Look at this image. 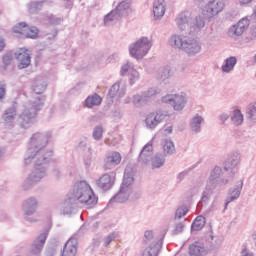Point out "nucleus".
<instances>
[{
  "mask_svg": "<svg viewBox=\"0 0 256 256\" xmlns=\"http://www.w3.org/2000/svg\"><path fill=\"white\" fill-rule=\"evenodd\" d=\"M49 141H51V133L49 132H36L31 136L24 157V163L25 165L34 163V169L27 174L22 182L23 191L33 189L37 183H41V180L45 179L47 175V166L45 165L53 157V151L45 149L49 145Z\"/></svg>",
  "mask_w": 256,
  "mask_h": 256,
  "instance_id": "nucleus-1",
  "label": "nucleus"
},
{
  "mask_svg": "<svg viewBox=\"0 0 256 256\" xmlns=\"http://www.w3.org/2000/svg\"><path fill=\"white\" fill-rule=\"evenodd\" d=\"M75 201H79L88 209L96 207L98 202L93 189H91V186L85 181L76 183L73 192L68 194V203L74 204Z\"/></svg>",
  "mask_w": 256,
  "mask_h": 256,
  "instance_id": "nucleus-2",
  "label": "nucleus"
},
{
  "mask_svg": "<svg viewBox=\"0 0 256 256\" xmlns=\"http://www.w3.org/2000/svg\"><path fill=\"white\" fill-rule=\"evenodd\" d=\"M45 100L41 97H37L34 100H30L25 103L22 112L19 115V123L24 129H29L30 126L37 121V113L41 111Z\"/></svg>",
  "mask_w": 256,
  "mask_h": 256,
  "instance_id": "nucleus-3",
  "label": "nucleus"
},
{
  "mask_svg": "<svg viewBox=\"0 0 256 256\" xmlns=\"http://www.w3.org/2000/svg\"><path fill=\"white\" fill-rule=\"evenodd\" d=\"M39 207V200L36 197H29L23 201L21 209L24 215L25 221L29 223H37L39 219L35 215L37 213V209Z\"/></svg>",
  "mask_w": 256,
  "mask_h": 256,
  "instance_id": "nucleus-4",
  "label": "nucleus"
},
{
  "mask_svg": "<svg viewBox=\"0 0 256 256\" xmlns=\"http://www.w3.org/2000/svg\"><path fill=\"white\" fill-rule=\"evenodd\" d=\"M151 44L147 38H140L134 44H131L129 53L136 59H142L149 51Z\"/></svg>",
  "mask_w": 256,
  "mask_h": 256,
  "instance_id": "nucleus-5",
  "label": "nucleus"
},
{
  "mask_svg": "<svg viewBox=\"0 0 256 256\" xmlns=\"http://www.w3.org/2000/svg\"><path fill=\"white\" fill-rule=\"evenodd\" d=\"M224 8L225 3L223 0H211L206 4L203 14L208 18H212L222 12Z\"/></svg>",
  "mask_w": 256,
  "mask_h": 256,
  "instance_id": "nucleus-6",
  "label": "nucleus"
},
{
  "mask_svg": "<svg viewBox=\"0 0 256 256\" xmlns=\"http://www.w3.org/2000/svg\"><path fill=\"white\" fill-rule=\"evenodd\" d=\"M18 69H27L31 65V50L20 48L15 52Z\"/></svg>",
  "mask_w": 256,
  "mask_h": 256,
  "instance_id": "nucleus-7",
  "label": "nucleus"
},
{
  "mask_svg": "<svg viewBox=\"0 0 256 256\" xmlns=\"http://www.w3.org/2000/svg\"><path fill=\"white\" fill-rule=\"evenodd\" d=\"M31 31L32 34L27 32V23L25 22H20L13 27V33H16V35H19L20 37H26L28 39H35L37 35H39V29L32 28Z\"/></svg>",
  "mask_w": 256,
  "mask_h": 256,
  "instance_id": "nucleus-8",
  "label": "nucleus"
},
{
  "mask_svg": "<svg viewBox=\"0 0 256 256\" xmlns=\"http://www.w3.org/2000/svg\"><path fill=\"white\" fill-rule=\"evenodd\" d=\"M163 103H173V108L176 111H180L186 104V99L183 96L178 95H167L162 98Z\"/></svg>",
  "mask_w": 256,
  "mask_h": 256,
  "instance_id": "nucleus-9",
  "label": "nucleus"
},
{
  "mask_svg": "<svg viewBox=\"0 0 256 256\" xmlns=\"http://www.w3.org/2000/svg\"><path fill=\"white\" fill-rule=\"evenodd\" d=\"M45 241H47V232L40 234L33 242L30 247V253L32 255H39L41 251H43V245H45Z\"/></svg>",
  "mask_w": 256,
  "mask_h": 256,
  "instance_id": "nucleus-10",
  "label": "nucleus"
},
{
  "mask_svg": "<svg viewBox=\"0 0 256 256\" xmlns=\"http://www.w3.org/2000/svg\"><path fill=\"white\" fill-rule=\"evenodd\" d=\"M134 181V179L132 177H129V175L127 173H125L124 175V181H123V187L121 188L120 192L116 195L115 199L120 202L123 203L125 202L128 197L129 194L126 193L124 191L125 187H127L129 184H131Z\"/></svg>",
  "mask_w": 256,
  "mask_h": 256,
  "instance_id": "nucleus-11",
  "label": "nucleus"
},
{
  "mask_svg": "<svg viewBox=\"0 0 256 256\" xmlns=\"http://www.w3.org/2000/svg\"><path fill=\"white\" fill-rule=\"evenodd\" d=\"M15 117H17V110L15 107L9 108L3 114L2 119L7 129H11V127H13V123H15Z\"/></svg>",
  "mask_w": 256,
  "mask_h": 256,
  "instance_id": "nucleus-12",
  "label": "nucleus"
},
{
  "mask_svg": "<svg viewBox=\"0 0 256 256\" xmlns=\"http://www.w3.org/2000/svg\"><path fill=\"white\" fill-rule=\"evenodd\" d=\"M164 119V115L160 113H150L146 120V126L149 129H154L162 120Z\"/></svg>",
  "mask_w": 256,
  "mask_h": 256,
  "instance_id": "nucleus-13",
  "label": "nucleus"
},
{
  "mask_svg": "<svg viewBox=\"0 0 256 256\" xmlns=\"http://www.w3.org/2000/svg\"><path fill=\"white\" fill-rule=\"evenodd\" d=\"M249 26V20L248 18H242L238 24H235L230 30V32L235 35V36H240L244 33V31L248 28Z\"/></svg>",
  "mask_w": 256,
  "mask_h": 256,
  "instance_id": "nucleus-14",
  "label": "nucleus"
},
{
  "mask_svg": "<svg viewBox=\"0 0 256 256\" xmlns=\"http://www.w3.org/2000/svg\"><path fill=\"white\" fill-rule=\"evenodd\" d=\"M32 89L36 95H41V93H45V89H47V82H45V79L38 77L33 81Z\"/></svg>",
  "mask_w": 256,
  "mask_h": 256,
  "instance_id": "nucleus-15",
  "label": "nucleus"
},
{
  "mask_svg": "<svg viewBox=\"0 0 256 256\" xmlns=\"http://www.w3.org/2000/svg\"><path fill=\"white\" fill-rule=\"evenodd\" d=\"M152 152H153V144L151 142H149L141 151V153L139 155V162L147 165L149 158L152 155Z\"/></svg>",
  "mask_w": 256,
  "mask_h": 256,
  "instance_id": "nucleus-16",
  "label": "nucleus"
},
{
  "mask_svg": "<svg viewBox=\"0 0 256 256\" xmlns=\"http://www.w3.org/2000/svg\"><path fill=\"white\" fill-rule=\"evenodd\" d=\"M188 41L189 38H186V36H172L170 39V44L175 48L185 49V46L187 45Z\"/></svg>",
  "mask_w": 256,
  "mask_h": 256,
  "instance_id": "nucleus-17",
  "label": "nucleus"
},
{
  "mask_svg": "<svg viewBox=\"0 0 256 256\" xmlns=\"http://www.w3.org/2000/svg\"><path fill=\"white\" fill-rule=\"evenodd\" d=\"M154 17L156 19H160L165 14V4L164 0H155L154 1V8H153Z\"/></svg>",
  "mask_w": 256,
  "mask_h": 256,
  "instance_id": "nucleus-18",
  "label": "nucleus"
},
{
  "mask_svg": "<svg viewBox=\"0 0 256 256\" xmlns=\"http://www.w3.org/2000/svg\"><path fill=\"white\" fill-rule=\"evenodd\" d=\"M184 50H186V52L189 55H195L200 52L201 46H200L199 42H197V40L189 39L187 44L185 45Z\"/></svg>",
  "mask_w": 256,
  "mask_h": 256,
  "instance_id": "nucleus-19",
  "label": "nucleus"
},
{
  "mask_svg": "<svg viewBox=\"0 0 256 256\" xmlns=\"http://www.w3.org/2000/svg\"><path fill=\"white\" fill-rule=\"evenodd\" d=\"M66 256H75L77 254V239H69L65 245Z\"/></svg>",
  "mask_w": 256,
  "mask_h": 256,
  "instance_id": "nucleus-20",
  "label": "nucleus"
},
{
  "mask_svg": "<svg viewBox=\"0 0 256 256\" xmlns=\"http://www.w3.org/2000/svg\"><path fill=\"white\" fill-rule=\"evenodd\" d=\"M113 185L112 178L109 175H103L98 180V186L103 190H109Z\"/></svg>",
  "mask_w": 256,
  "mask_h": 256,
  "instance_id": "nucleus-21",
  "label": "nucleus"
},
{
  "mask_svg": "<svg viewBox=\"0 0 256 256\" xmlns=\"http://www.w3.org/2000/svg\"><path fill=\"white\" fill-rule=\"evenodd\" d=\"M45 6V0L33 1L28 4L29 13H39Z\"/></svg>",
  "mask_w": 256,
  "mask_h": 256,
  "instance_id": "nucleus-22",
  "label": "nucleus"
},
{
  "mask_svg": "<svg viewBox=\"0 0 256 256\" xmlns=\"http://www.w3.org/2000/svg\"><path fill=\"white\" fill-rule=\"evenodd\" d=\"M206 253H207L206 249L199 245L192 244L189 247V254L191 256H202V255H205Z\"/></svg>",
  "mask_w": 256,
  "mask_h": 256,
  "instance_id": "nucleus-23",
  "label": "nucleus"
},
{
  "mask_svg": "<svg viewBox=\"0 0 256 256\" xmlns=\"http://www.w3.org/2000/svg\"><path fill=\"white\" fill-rule=\"evenodd\" d=\"M122 160L121 155L118 152H112L106 157V163L112 165L120 164Z\"/></svg>",
  "mask_w": 256,
  "mask_h": 256,
  "instance_id": "nucleus-24",
  "label": "nucleus"
},
{
  "mask_svg": "<svg viewBox=\"0 0 256 256\" xmlns=\"http://www.w3.org/2000/svg\"><path fill=\"white\" fill-rule=\"evenodd\" d=\"M236 63V58L234 56H230L229 58H227L224 66H222V71L225 73H229L231 70H233Z\"/></svg>",
  "mask_w": 256,
  "mask_h": 256,
  "instance_id": "nucleus-25",
  "label": "nucleus"
},
{
  "mask_svg": "<svg viewBox=\"0 0 256 256\" xmlns=\"http://www.w3.org/2000/svg\"><path fill=\"white\" fill-rule=\"evenodd\" d=\"M101 102H102V99L99 97V95L95 94L86 99V106L88 108H92L94 106L100 105Z\"/></svg>",
  "mask_w": 256,
  "mask_h": 256,
  "instance_id": "nucleus-26",
  "label": "nucleus"
},
{
  "mask_svg": "<svg viewBox=\"0 0 256 256\" xmlns=\"http://www.w3.org/2000/svg\"><path fill=\"white\" fill-rule=\"evenodd\" d=\"M206 223V220L203 216H198L194 223L192 224L193 231H200Z\"/></svg>",
  "mask_w": 256,
  "mask_h": 256,
  "instance_id": "nucleus-27",
  "label": "nucleus"
},
{
  "mask_svg": "<svg viewBox=\"0 0 256 256\" xmlns=\"http://www.w3.org/2000/svg\"><path fill=\"white\" fill-rule=\"evenodd\" d=\"M153 239H154V235H153V232L152 231H146L145 233H144V239H143V243L144 244H148V243H150V245H148V246H153V245H156V247L158 248V253H159V247H158V245L155 243V242H153Z\"/></svg>",
  "mask_w": 256,
  "mask_h": 256,
  "instance_id": "nucleus-28",
  "label": "nucleus"
},
{
  "mask_svg": "<svg viewBox=\"0 0 256 256\" xmlns=\"http://www.w3.org/2000/svg\"><path fill=\"white\" fill-rule=\"evenodd\" d=\"M163 151L165 155H171L175 152V146L173 142L166 140L163 143Z\"/></svg>",
  "mask_w": 256,
  "mask_h": 256,
  "instance_id": "nucleus-29",
  "label": "nucleus"
},
{
  "mask_svg": "<svg viewBox=\"0 0 256 256\" xmlns=\"http://www.w3.org/2000/svg\"><path fill=\"white\" fill-rule=\"evenodd\" d=\"M158 255V248L156 245L153 246H146L142 256H157Z\"/></svg>",
  "mask_w": 256,
  "mask_h": 256,
  "instance_id": "nucleus-30",
  "label": "nucleus"
},
{
  "mask_svg": "<svg viewBox=\"0 0 256 256\" xmlns=\"http://www.w3.org/2000/svg\"><path fill=\"white\" fill-rule=\"evenodd\" d=\"M152 168H160L164 164V158L162 155L157 154L153 159H152Z\"/></svg>",
  "mask_w": 256,
  "mask_h": 256,
  "instance_id": "nucleus-31",
  "label": "nucleus"
},
{
  "mask_svg": "<svg viewBox=\"0 0 256 256\" xmlns=\"http://www.w3.org/2000/svg\"><path fill=\"white\" fill-rule=\"evenodd\" d=\"M117 10L119 12L127 11V14L132 11L130 8L129 2H126V1L120 2L119 5L117 6Z\"/></svg>",
  "mask_w": 256,
  "mask_h": 256,
  "instance_id": "nucleus-32",
  "label": "nucleus"
},
{
  "mask_svg": "<svg viewBox=\"0 0 256 256\" xmlns=\"http://www.w3.org/2000/svg\"><path fill=\"white\" fill-rule=\"evenodd\" d=\"M232 121L236 125H241L243 123V115L241 114V112L239 110L234 111Z\"/></svg>",
  "mask_w": 256,
  "mask_h": 256,
  "instance_id": "nucleus-33",
  "label": "nucleus"
},
{
  "mask_svg": "<svg viewBox=\"0 0 256 256\" xmlns=\"http://www.w3.org/2000/svg\"><path fill=\"white\" fill-rule=\"evenodd\" d=\"M4 65H11V61H13V52H8L3 56Z\"/></svg>",
  "mask_w": 256,
  "mask_h": 256,
  "instance_id": "nucleus-34",
  "label": "nucleus"
},
{
  "mask_svg": "<svg viewBox=\"0 0 256 256\" xmlns=\"http://www.w3.org/2000/svg\"><path fill=\"white\" fill-rule=\"evenodd\" d=\"M118 92H119V85H118V84H115V85H113L112 88L110 89L108 96H109L111 99H113L115 96H117Z\"/></svg>",
  "mask_w": 256,
  "mask_h": 256,
  "instance_id": "nucleus-35",
  "label": "nucleus"
},
{
  "mask_svg": "<svg viewBox=\"0 0 256 256\" xmlns=\"http://www.w3.org/2000/svg\"><path fill=\"white\" fill-rule=\"evenodd\" d=\"M115 238H116V235L114 233L109 234L103 239V246L107 247Z\"/></svg>",
  "mask_w": 256,
  "mask_h": 256,
  "instance_id": "nucleus-36",
  "label": "nucleus"
},
{
  "mask_svg": "<svg viewBox=\"0 0 256 256\" xmlns=\"http://www.w3.org/2000/svg\"><path fill=\"white\" fill-rule=\"evenodd\" d=\"M103 130L101 127H96L93 131V138L95 140H100L102 138Z\"/></svg>",
  "mask_w": 256,
  "mask_h": 256,
  "instance_id": "nucleus-37",
  "label": "nucleus"
},
{
  "mask_svg": "<svg viewBox=\"0 0 256 256\" xmlns=\"http://www.w3.org/2000/svg\"><path fill=\"white\" fill-rule=\"evenodd\" d=\"M247 113L250 115V117L256 116V103H251L248 106Z\"/></svg>",
  "mask_w": 256,
  "mask_h": 256,
  "instance_id": "nucleus-38",
  "label": "nucleus"
},
{
  "mask_svg": "<svg viewBox=\"0 0 256 256\" xmlns=\"http://www.w3.org/2000/svg\"><path fill=\"white\" fill-rule=\"evenodd\" d=\"M202 122V118L201 117H195L193 120H192V127L193 128H197Z\"/></svg>",
  "mask_w": 256,
  "mask_h": 256,
  "instance_id": "nucleus-39",
  "label": "nucleus"
},
{
  "mask_svg": "<svg viewBox=\"0 0 256 256\" xmlns=\"http://www.w3.org/2000/svg\"><path fill=\"white\" fill-rule=\"evenodd\" d=\"M5 97V84L0 82V101Z\"/></svg>",
  "mask_w": 256,
  "mask_h": 256,
  "instance_id": "nucleus-40",
  "label": "nucleus"
},
{
  "mask_svg": "<svg viewBox=\"0 0 256 256\" xmlns=\"http://www.w3.org/2000/svg\"><path fill=\"white\" fill-rule=\"evenodd\" d=\"M205 26L204 20L202 18H197L196 19V27L201 29Z\"/></svg>",
  "mask_w": 256,
  "mask_h": 256,
  "instance_id": "nucleus-41",
  "label": "nucleus"
},
{
  "mask_svg": "<svg viewBox=\"0 0 256 256\" xmlns=\"http://www.w3.org/2000/svg\"><path fill=\"white\" fill-rule=\"evenodd\" d=\"M115 14L116 12H110V14H108L106 18H104L105 23L107 24L109 21H112Z\"/></svg>",
  "mask_w": 256,
  "mask_h": 256,
  "instance_id": "nucleus-42",
  "label": "nucleus"
},
{
  "mask_svg": "<svg viewBox=\"0 0 256 256\" xmlns=\"http://www.w3.org/2000/svg\"><path fill=\"white\" fill-rule=\"evenodd\" d=\"M130 69L129 64H124L122 69H121V74L124 75L128 70Z\"/></svg>",
  "mask_w": 256,
  "mask_h": 256,
  "instance_id": "nucleus-43",
  "label": "nucleus"
},
{
  "mask_svg": "<svg viewBox=\"0 0 256 256\" xmlns=\"http://www.w3.org/2000/svg\"><path fill=\"white\" fill-rule=\"evenodd\" d=\"M183 228H184V226L181 223H179L176 225L175 232L176 233L182 232Z\"/></svg>",
  "mask_w": 256,
  "mask_h": 256,
  "instance_id": "nucleus-44",
  "label": "nucleus"
},
{
  "mask_svg": "<svg viewBox=\"0 0 256 256\" xmlns=\"http://www.w3.org/2000/svg\"><path fill=\"white\" fill-rule=\"evenodd\" d=\"M33 29H37V27H35V26L29 27V25H27V33H28V35H33V31H31Z\"/></svg>",
  "mask_w": 256,
  "mask_h": 256,
  "instance_id": "nucleus-45",
  "label": "nucleus"
},
{
  "mask_svg": "<svg viewBox=\"0 0 256 256\" xmlns=\"http://www.w3.org/2000/svg\"><path fill=\"white\" fill-rule=\"evenodd\" d=\"M5 49V40L3 38H0V51H3Z\"/></svg>",
  "mask_w": 256,
  "mask_h": 256,
  "instance_id": "nucleus-46",
  "label": "nucleus"
},
{
  "mask_svg": "<svg viewBox=\"0 0 256 256\" xmlns=\"http://www.w3.org/2000/svg\"><path fill=\"white\" fill-rule=\"evenodd\" d=\"M54 177H56V179H59V177H61L59 170H54Z\"/></svg>",
  "mask_w": 256,
  "mask_h": 256,
  "instance_id": "nucleus-47",
  "label": "nucleus"
},
{
  "mask_svg": "<svg viewBox=\"0 0 256 256\" xmlns=\"http://www.w3.org/2000/svg\"><path fill=\"white\" fill-rule=\"evenodd\" d=\"M238 196H239V193H238V191L235 193V197H232V199L230 200V201H227L226 202V205H228L232 200H235L236 198H238Z\"/></svg>",
  "mask_w": 256,
  "mask_h": 256,
  "instance_id": "nucleus-48",
  "label": "nucleus"
},
{
  "mask_svg": "<svg viewBox=\"0 0 256 256\" xmlns=\"http://www.w3.org/2000/svg\"><path fill=\"white\" fill-rule=\"evenodd\" d=\"M241 4L245 5L250 3L252 0H239Z\"/></svg>",
  "mask_w": 256,
  "mask_h": 256,
  "instance_id": "nucleus-49",
  "label": "nucleus"
},
{
  "mask_svg": "<svg viewBox=\"0 0 256 256\" xmlns=\"http://www.w3.org/2000/svg\"><path fill=\"white\" fill-rule=\"evenodd\" d=\"M242 256H253V254L247 253L246 250H243Z\"/></svg>",
  "mask_w": 256,
  "mask_h": 256,
  "instance_id": "nucleus-50",
  "label": "nucleus"
},
{
  "mask_svg": "<svg viewBox=\"0 0 256 256\" xmlns=\"http://www.w3.org/2000/svg\"><path fill=\"white\" fill-rule=\"evenodd\" d=\"M165 132H166L167 134H170V133L172 132V127L167 128V129L165 130Z\"/></svg>",
  "mask_w": 256,
  "mask_h": 256,
  "instance_id": "nucleus-51",
  "label": "nucleus"
},
{
  "mask_svg": "<svg viewBox=\"0 0 256 256\" xmlns=\"http://www.w3.org/2000/svg\"><path fill=\"white\" fill-rule=\"evenodd\" d=\"M133 78L135 79V78H138V73L136 72V71H134V73H133Z\"/></svg>",
  "mask_w": 256,
  "mask_h": 256,
  "instance_id": "nucleus-52",
  "label": "nucleus"
},
{
  "mask_svg": "<svg viewBox=\"0 0 256 256\" xmlns=\"http://www.w3.org/2000/svg\"><path fill=\"white\" fill-rule=\"evenodd\" d=\"M228 119V115H225L224 117H222V120L225 121Z\"/></svg>",
  "mask_w": 256,
  "mask_h": 256,
  "instance_id": "nucleus-53",
  "label": "nucleus"
},
{
  "mask_svg": "<svg viewBox=\"0 0 256 256\" xmlns=\"http://www.w3.org/2000/svg\"><path fill=\"white\" fill-rule=\"evenodd\" d=\"M0 157H3V149H0Z\"/></svg>",
  "mask_w": 256,
  "mask_h": 256,
  "instance_id": "nucleus-54",
  "label": "nucleus"
},
{
  "mask_svg": "<svg viewBox=\"0 0 256 256\" xmlns=\"http://www.w3.org/2000/svg\"><path fill=\"white\" fill-rule=\"evenodd\" d=\"M215 171H216V172H219V171H220V169H219V168H216V169H215Z\"/></svg>",
  "mask_w": 256,
  "mask_h": 256,
  "instance_id": "nucleus-55",
  "label": "nucleus"
},
{
  "mask_svg": "<svg viewBox=\"0 0 256 256\" xmlns=\"http://www.w3.org/2000/svg\"><path fill=\"white\" fill-rule=\"evenodd\" d=\"M254 61L256 62V54H255V56H254Z\"/></svg>",
  "mask_w": 256,
  "mask_h": 256,
  "instance_id": "nucleus-56",
  "label": "nucleus"
},
{
  "mask_svg": "<svg viewBox=\"0 0 256 256\" xmlns=\"http://www.w3.org/2000/svg\"><path fill=\"white\" fill-rule=\"evenodd\" d=\"M69 6H70V7L72 6L71 1L69 2Z\"/></svg>",
  "mask_w": 256,
  "mask_h": 256,
  "instance_id": "nucleus-57",
  "label": "nucleus"
},
{
  "mask_svg": "<svg viewBox=\"0 0 256 256\" xmlns=\"http://www.w3.org/2000/svg\"><path fill=\"white\" fill-rule=\"evenodd\" d=\"M254 34H255V36H256V28H255V30H254Z\"/></svg>",
  "mask_w": 256,
  "mask_h": 256,
  "instance_id": "nucleus-58",
  "label": "nucleus"
},
{
  "mask_svg": "<svg viewBox=\"0 0 256 256\" xmlns=\"http://www.w3.org/2000/svg\"><path fill=\"white\" fill-rule=\"evenodd\" d=\"M254 15H255V17H256V9H255Z\"/></svg>",
  "mask_w": 256,
  "mask_h": 256,
  "instance_id": "nucleus-59",
  "label": "nucleus"
},
{
  "mask_svg": "<svg viewBox=\"0 0 256 256\" xmlns=\"http://www.w3.org/2000/svg\"><path fill=\"white\" fill-rule=\"evenodd\" d=\"M254 236H255V239H256V234Z\"/></svg>",
  "mask_w": 256,
  "mask_h": 256,
  "instance_id": "nucleus-60",
  "label": "nucleus"
}]
</instances>
